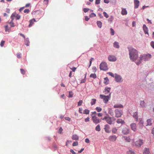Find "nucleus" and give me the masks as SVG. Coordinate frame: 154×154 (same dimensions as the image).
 I'll list each match as a JSON object with an SVG mask.
<instances>
[{"instance_id":"nucleus-15","label":"nucleus","mask_w":154,"mask_h":154,"mask_svg":"<svg viewBox=\"0 0 154 154\" xmlns=\"http://www.w3.org/2000/svg\"><path fill=\"white\" fill-rule=\"evenodd\" d=\"M110 128L109 125H106L104 126V130L105 131L108 133H109L111 132V131L109 130Z\"/></svg>"},{"instance_id":"nucleus-49","label":"nucleus","mask_w":154,"mask_h":154,"mask_svg":"<svg viewBox=\"0 0 154 154\" xmlns=\"http://www.w3.org/2000/svg\"><path fill=\"white\" fill-rule=\"evenodd\" d=\"M113 19V17L112 16H111L108 19V21H110V23L112 22Z\"/></svg>"},{"instance_id":"nucleus-19","label":"nucleus","mask_w":154,"mask_h":154,"mask_svg":"<svg viewBox=\"0 0 154 154\" xmlns=\"http://www.w3.org/2000/svg\"><path fill=\"white\" fill-rule=\"evenodd\" d=\"M143 29L145 33V34H147L148 35V28L146 27V26L145 24L143 25Z\"/></svg>"},{"instance_id":"nucleus-5","label":"nucleus","mask_w":154,"mask_h":154,"mask_svg":"<svg viewBox=\"0 0 154 154\" xmlns=\"http://www.w3.org/2000/svg\"><path fill=\"white\" fill-rule=\"evenodd\" d=\"M102 119L103 120H105L106 122L110 125H111L112 124V122L116 120V119L114 117H111L109 116H105Z\"/></svg>"},{"instance_id":"nucleus-43","label":"nucleus","mask_w":154,"mask_h":154,"mask_svg":"<svg viewBox=\"0 0 154 154\" xmlns=\"http://www.w3.org/2000/svg\"><path fill=\"white\" fill-rule=\"evenodd\" d=\"M108 113L111 116H112L113 115V112L110 109L109 110Z\"/></svg>"},{"instance_id":"nucleus-14","label":"nucleus","mask_w":154,"mask_h":154,"mask_svg":"<svg viewBox=\"0 0 154 154\" xmlns=\"http://www.w3.org/2000/svg\"><path fill=\"white\" fill-rule=\"evenodd\" d=\"M131 128L133 131L135 132L137 130V125L135 123H132L130 125Z\"/></svg>"},{"instance_id":"nucleus-12","label":"nucleus","mask_w":154,"mask_h":154,"mask_svg":"<svg viewBox=\"0 0 154 154\" xmlns=\"http://www.w3.org/2000/svg\"><path fill=\"white\" fill-rule=\"evenodd\" d=\"M117 137L115 135H111L109 136L108 139L111 142H115L116 140Z\"/></svg>"},{"instance_id":"nucleus-24","label":"nucleus","mask_w":154,"mask_h":154,"mask_svg":"<svg viewBox=\"0 0 154 154\" xmlns=\"http://www.w3.org/2000/svg\"><path fill=\"white\" fill-rule=\"evenodd\" d=\"M149 149L145 148L143 153V154H149Z\"/></svg>"},{"instance_id":"nucleus-38","label":"nucleus","mask_w":154,"mask_h":154,"mask_svg":"<svg viewBox=\"0 0 154 154\" xmlns=\"http://www.w3.org/2000/svg\"><path fill=\"white\" fill-rule=\"evenodd\" d=\"M96 109L98 112H101L102 110V108L99 107H97L96 108Z\"/></svg>"},{"instance_id":"nucleus-17","label":"nucleus","mask_w":154,"mask_h":154,"mask_svg":"<svg viewBox=\"0 0 154 154\" xmlns=\"http://www.w3.org/2000/svg\"><path fill=\"white\" fill-rule=\"evenodd\" d=\"M116 122L118 124H121L122 125L125 124V123L124 120H123L120 119H117Z\"/></svg>"},{"instance_id":"nucleus-31","label":"nucleus","mask_w":154,"mask_h":154,"mask_svg":"<svg viewBox=\"0 0 154 154\" xmlns=\"http://www.w3.org/2000/svg\"><path fill=\"white\" fill-rule=\"evenodd\" d=\"M29 41L28 38H26L25 39V45L28 46L29 45Z\"/></svg>"},{"instance_id":"nucleus-6","label":"nucleus","mask_w":154,"mask_h":154,"mask_svg":"<svg viewBox=\"0 0 154 154\" xmlns=\"http://www.w3.org/2000/svg\"><path fill=\"white\" fill-rule=\"evenodd\" d=\"M100 68L101 70H107L108 68L106 63L105 62H102L100 65Z\"/></svg>"},{"instance_id":"nucleus-33","label":"nucleus","mask_w":154,"mask_h":154,"mask_svg":"<svg viewBox=\"0 0 154 154\" xmlns=\"http://www.w3.org/2000/svg\"><path fill=\"white\" fill-rule=\"evenodd\" d=\"M90 77L94 79H95L97 78V75L95 73H92L90 75Z\"/></svg>"},{"instance_id":"nucleus-27","label":"nucleus","mask_w":154,"mask_h":154,"mask_svg":"<svg viewBox=\"0 0 154 154\" xmlns=\"http://www.w3.org/2000/svg\"><path fill=\"white\" fill-rule=\"evenodd\" d=\"M104 83L106 85H107L109 83V80L107 77H106L104 78Z\"/></svg>"},{"instance_id":"nucleus-4","label":"nucleus","mask_w":154,"mask_h":154,"mask_svg":"<svg viewBox=\"0 0 154 154\" xmlns=\"http://www.w3.org/2000/svg\"><path fill=\"white\" fill-rule=\"evenodd\" d=\"M133 145L137 148H139L143 144V141L142 139H138L136 141L133 140Z\"/></svg>"},{"instance_id":"nucleus-13","label":"nucleus","mask_w":154,"mask_h":154,"mask_svg":"<svg viewBox=\"0 0 154 154\" xmlns=\"http://www.w3.org/2000/svg\"><path fill=\"white\" fill-rule=\"evenodd\" d=\"M130 132V129L128 128L125 127L122 129V132L124 134H128Z\"/></svg>"},{"instance_id":"nucleus-10","label":"nucleus","mask_w":154,"mask_h":154,"mask_svg":"<svg viewBox=\"0 0 154 154\" xmlns=\"http://www.w3.org/2000/svg\"><path fill=\"white\" fill-rule=\"evenodd\" d=\"M115 81L118 82H122V79L121 76L117 75V74H115Z\"/></svg>"},{"instance_id":"nucleus-16","label":"nucleus","mask_w":154,"mask_h":154,"mask_svg":"<svg viewBox=\"0 0 154 154\" xmlns=\"http://www.w3.org/2000/svg\"><path fill=\"white\" fill-rule=\"evenodd\" d=\"M134 8H138L139 4L140 2L138 0H134Z\"/></svg>"},{"instance_id":"nucleus-53","label":"nucleus","mask_w":154,"mask_h":154,"mask_svg":"<svg viewBox=\"0 0 154 154\" xmlns=\"http://www.w3.org/2000/svg\"><path fill=\"white\" fill-rule=\"evenodd\" d=\"M89 10V9L88 8H84L83 9L85 13H86V12H88Z\"/></svg>"},{"instance_id":"nucleus-54","label":"nucleus","mask_w":154,"mask_h":154,"mask_svg":"<svg viewBox=\"0 0 154 154\" xmlns=\"http://www.w3.org/2000/svg\"><path fill=\"white\" fill-rule=\"evenodd\" d=\"M100 0H95V4L96 5H98L100 3Z\"/></svg>"},{"instance_id":"nucleus-61","label":"nucleus","mask_w":154,"mask_h":154,"mask_svg":"<svg viewBox=\"0 0 154 154\" xmlns=\"http://www.w3.org/2000/svg\"><path fill=\"white\" fill-rule=\"evenodd\" d=\"M65 119L66 120H67L69 121H71V119L69 117H66L65 118Z\"/></svg>"},{"instance_id":"nucleus-3","label":"nucleus","mask_w":154,"mask_h":154,"mask_svg":"<svg viewBox=\"0 0 154 154\" xmlns=\"http://www.w3.org/2000/svg\"><path fill=\"white\" fill-rule=\"evenodd\" d=\"M151 57V56L149 54L141 55L139 58L140 59H139V62H136V63L137 65H139L141 63L143 60L145 61L147 60L150 59Z\"/></svg>"},{"instance_id":"nucleus-40","label":"nucleus","mask_w":154,"mask_h":154,"mask_svg":"<svg viewBox=\"0 0 154 154\" xmlns=\"http://www.w3.org/2000/svg\"><path fill=\"white\" fill-rule=\"evenodd\" d=\"M111 90V88H105V92H106V93H109V91H110Z\"/></svg>"},{"instance_id":"nucleus-42","label":"nucleus","mask_w":154,"mask_h":154,"mask_svg":"<svg viewBox=\"0 0 154 154\" xmlns=\"http://www.w3.org/2000/svg\"><path fill=\"white\" fill-rule=\"evenodd\" d=\"M10 24L11 27H14V23L13 22V20H11V21L10 22Z\"/></svg>"},{"instance_id":"nucleus-46","label":"nucleus","mask_w":154,"mask_h":154,"mask_svg":"<svg viewBox=\"0 0 154 154\" xmlns=\"http://www.w3.org/2000/svg\"><path fill=\"white\" fill-rule=\"evenodd\" d=\"M110 30L111 31V35H113L114 34V30L113 29H112V28H110Z\"/></svg>"},{"instance_id":"nucleus-7","label":"nucleus","mask_w":154,"mask_h":154,"mask_svg":"<svg viewBox=\"0 0 154 154\" xmlns=\"http://www.w3.org/2000/svg\"><path fill=\"white\" fill-rule=\"evenodd\" d=\"M139 122L138 124V127L139 130L141 131L144 128L143 122L142 119H140Z\"/></svg>"},{"instance_id":"nucleus-52","label":"nucleus","mask_w":154,"mask_h":154,"mask_svg":"<svg viewBox=\"0 0 154 154\" xmlns=\"http://www.w3.org/2000/svg\"><path fill=\"white\" fill-rule=\"evenodd\" d=\"M92 70L93 72H95L97 70V69L95 66H94L92 68Z\"/></svg>"},{"instance_id":"nucleus-55","label":"nucleus","mask_w":154,"mask_h":154,"mask_svg":"<svg viewBox=\"0 0 154 154\" xmlns=\"http://www.w3.org/2000/svg\"><path fill=\"white\" fill-rule=\"evenodd\" d=\"M108 74L110 76H111L112 77H114V74L112 73V72H109Z\"/></svg>"},{"instance_id":"nucleus-58","label":"nucleus","mask_w":154,"mask_h":154,"mask_svg":"<svg viewBox=\"0 0 154 154\" xmlns=\"http://www.w3.org/2000/svg\"><path fill=\"white\" fill-rule=\"evenodd\" d=\"M48 0H44V3L46 4L47 5L48 4Z\"/></svg>"},{"instance_id":"nucleus-25","label":"nucleus","mask_w":154,"mask_h":154,"mask_svg":"<svg viewBox=\"0 0 154 154\" xmlns=\"http://www.w3.org/2000/svg\"><path fill=\"white\" fill-rule=\"evenodd\" d=\"M133 117L135 119H136V121H137L138 120V116H137V113L136 112H135L134 113Z\"/></svg>"},{"instance_id":"nucleus-9","label":"nucleus","mask_w":154,"mask_h":154,"mask_svg":"<svg viewBox=\"0 0 154 154\" xmlns=\"http://www.w3.org/2000/svg\"><path fill=\"white\" fill-rule=\"evenodd\" d=\"M100 97L101 98L103 99V101L105 103H106L109 101V96H105L103 95H100Z\"/></svg>"},{"instance_id":"nucleus-41","label":"nucleus","mask_w":154,"mask_h":154,"mask_svg":"<svg viewBox=\"0 0 154 154\" xmlns=\"http://www.w3.org/2000/svg\"><path fill=\"white\" fill-rule=\"evenodd\" d=\"M96 16V14L93 13H91L90 15H89V17H94Z\"/></svg>"},{"instance_id":"nucleus-34","label":"nucleus","mask_w":154,"mask_h":154,"mask_svg":"<svg viewBox=\"0 0 154 154\" xmlns=\"http://www.w3.org/2000/svg\"><path fill=\"white\" fill-rule=\"evenodd\" d=\"M96 101V99H93L91 101V105H93L95 104Z\"/></svg>"},{"instance_id":"nucleus-23","label":"nucleus","mask_w":154,"mask_h":154,"mask_svg":"<svg viewBox=\"0 0 154 154\" xmlns=\"http://www.w3.org/2000/svg\"><path fill=\"white\" fill-rule=\"evenodd\" d=\"M146 122H147V124L146 125V126H148V125L150 126L152 125V123L151 119H148L147 120Z\"/></svg>"},{"instance_id":"nucleus-63","label":"nucleus","mask_w":154,"mask_h":154,"mask_svg":"<svg viewBox=\"0 0 154 154\" xmlns=\"http://www.w3.org/2000/svg\"><path fill=\"white\" fill-rule=\"evenodd\" d=\"M97 115L98 117H101L103 116V114L102 113H97Z\"/></svg>"},{"instance_id":"nucleus-47","label":"nucleus","mask_w":154,"mask_h":154,"mask_svg":"<svg viewBox=\"0 0 154 154\" xmlns=\"http://www.w3.org/2000/svg\"><path fill=\"white\" fill-rule=\"evenodd\" d=\"M82 103L83 101L82 100H80L79 101L78 103V106H81Z\"/></svg>"},{"instance_id":"nucleus-39","label":"nucleus","mask_w":154,"mask_h":154,"mask_svg":"<svg viewBox=\"0 0 154 154\" xmlns=\"http://www.w3.org/2000/svg\"><path fill=\"white\" fill-rule=\"evenodd\" d=\"M90 111L88 109H85L84 111V113L86 114H88L89 113Z\"/></svg>"},{"instance_id":"nucleus-26","label":"nucleus","mask_w":154,"mask_h":154,"mask_svg":"<svg viewBox=\"0 0 154 154\" xmlns=\"http://www.w3.org/2000/svg\"><path fill=\"white\" fill-rule=\"evenodd\" d=\"M79 137L77 135H73L72 137V139L73 140H76L79 139Z\"/></svg>"},{"instance_id":"nucleus-64","label":"nucleus","mask_w":154,"mask_h":154,"mask_svg":"<svg viewBox=\"0 0 154 154\" xmlns=\"http://www.w3.org/2000/svg\"><path fill=\"white\" fill-rule=\"evenodd\" d=\"M151 46L154 48V42H152L151 43Z\"/></svg>"},{"instance_id":"nucleus-51","label":"nucleus","mask_w":154,"mask_h":154,"mask_svg":"<svg viewBox=\"0 0 154 154\" xmlns=\"http://www.w3.org/2000/svg\"><path fill=\"white\" fill-rule=\"evenodd\" d=\"M78 143L77 142H75L73 143L72 144L73 146H75L78 145Z\"/></svg>"},{"instance_id":"nucleus-37","label":"nucleus","mask_w":154,"mask_h":154,"mask_svg":"<svg viewBox=\"0 0 154 154\" xmlns=\"http://www.w3.org/2000/svg\"><path fill=\"white\" fill-rule=\"evenodd\" d=\"M73 93L72 91H71L69 92V94L68 96L69 97H72L73 96Z\"/></svg>"},{"instance_id":"nucleus-59","label":"nucleus","mask_w":154,"mask_h":154,"mask_svg":"<svg viewBox=\"0 0 154 154\" xmlns=\"http://www.w3.org/2000/svg\"><path fill=\"white\" fill-rule=\"evenodd\" d=\"M8 26L7 25V26H5V31H9V29H8Z\"/></svg>"},{"instance_id":"nucleus-28","label":"nucleus","mask_w":154,"mask_h":154,"mask_svg":"<svg viewBox=\"0 0 154 154\" xmlns=\"http://www.w3.org/2000/svg\"><path fill=\"white\" fill-rule=\"evenodd\" d=\"M140 104L142 107H144L146 106V103L144 101H141Z\"/></svg>"},{"instance_id":"nucleus-1","label":"nucleus","mask_w":154,"mask_h":154,"mask_svg":"<svg viewBox=\"0 0 154 154\" xmlns=\"http://www.w3.org/2000/svg\"><path fill=\"white\" fill-rule=\"evenodd\" d=\"M128 50L131 60L133 61L136 60L138 57V51L136 49L133 48H128Z\"/></svg>"},{"instance_id":"nucleus-35","label":"nucleus","mask_w":154,"mask_h":154,"mask_svg":"<svg viewBox=\"0 0 154 154\" xmlns=\"http://www.w3.org/2000/svg\"><path fill=\"white\" fill-rule=\"evenodd\" d=\"M117 130L116 128H113L112 129V132L113 133L116 134V133Z\"/></svg>"},{"instance_id":"nucleus-44","label":"nucleus","mask_w":154,"mask_h":154,"mask_svg":"<svg viewBox=\"0 0 154 154\" xmlns=\"http://www.w3.org/2000/svg\"><path fill=\"white\" fill-rule=\"evenodd\" d=\"M103 14L104 16L106 18H107L109 17V15L106 13L105 12H103Z\"/></svg>"},{"instance_id":"nucleus-21","label":"nucleus","mask_w":154,"mask_h":154,"mask_svg":"<svg viewBox=\"0 0 154 154\" xmlns=\"http://www.w3.org/2000/svg\"><path fill=\"white\" fill-rule=\"evenodd\" d=\"M122 11H121V14L123 15H126L127 14V11L125 8H122Z\"/></svg>"},{"instance_id":"nucleus-56","label":"nucleus","mask_w":154,"mask_h":154,"mask_svg":"<svg viewBox=\"0 0 154 154\" xmlns=\"http://www.w3.org/2000/svg\"><path fill=\"white\" fill-rule=\"evenodd\" d=\"M17 57L19 58H21V54L18 53L17 54Z\"/></svg>"},{"instance_id":"nucleus-30","label":"nucleus","mask_w":154,"mask_h":154,"mask_svg":"<svg viewBox=\"0 0 154 154\" xmlns=\"http://www.w3.org/2000/svg\"><path fill=\"white\" fill-rule=\"evenodd\" d=\"M113 46L114 47L117 48H119V43L117 42H115L114 43Z\"/></svg>"},{"instance_id":"nucleus-60","label":"nucleus","mask_w":154,"mask_h":154,"mask_svg":"<svg viewBox=\"0 0 154 154\" xmlns=\"http://www.w3.org/2000/svg\"><path fill=\"white\" fill-rule=\"evenodd\" d=\"M89 121H90V118L88 117L87 118H86L85 119V121L86 122H89Z\"/></svg>"},{"instance_id":"nucleus-11","label":"nucleus","mask_w":154,"mask_h":154,"mask_svg":"<svg viewBox=\"0 0 154 154\" xmlns=\"http://www.w3.org/2000/svg\"><path fill=\"white\" fill-rule=\"evenodd\" d=\"M108 60L112 62L115 61L116 60V57L114 55H110L108 57Z\"/></svg>"},{"instance_id":"nucleus-62","label":"nucleus","mask_w":154,"mask_h":154,"mask_svg":"<svg viewBox=\"0 0 154 154\" xmlns=\"http://www.w3.org/2000/svg\"><path fill=\"white\" fill-rule=\"evenodd\" d=\"M70 69H72V71L75 72L76 69V68L75 67H73L72 68H70Z\"/></svg>"},{"instance_id":"nucleus-36","label":"nucleus","mask_w":154,"mask_h":154,"mask_svg":"<svg viewBox=\"0 0 154 154\" xmlns=\"http://www.w3.org/2000/svg\"><path fill=\"white\" fill-rule=\"evenodd\" d=\"M128 154H136L135 152L132 150H130L127 152Z\"/></svg>"},{"instance_id":"nucleus-20","label":"nucleus","mask_w":154,"mask_h":154,"mask_svg":"<svg viewBox=\"0 0 154 154\" xmlns=\"http://www.w3.org/2000/svg\"><path fill=\"white\" fill-rule=\"evenodd\" d=\"M35 20L34 18H33L32 19L30 20L29 21V27H31L33 24H34V23L35 22Z\"/></svg>"},{"instance_id":"nucleus-18","label":"nucleus","mask_w":154,"mask_h":154,"mask_svg":"<svg viewBox=\"0 0 154 154\" xmlns=\"http://www.w3.org/2000/svg\"><path fill=\"white\" fill-rule=\"evenodd\" d=\"M123 139L125 142H130L131 140L129 137L124 136L123 137Z\"/></svg>"},{"instance_id":"nucleus-50","label":"nucleus","mask_w":154,"mask_h":154,"mask_svg":"<svg viewBox=\"0 0 154 154\" xmlns=\"http://www.w3.org/2000/svg\"><path fill=\"white\" fill-rule=\"evenodd\" d=\"M16 17L15 14H12L11 16V20H13L14 19V17Z\"/></svg>"},{"instance_id":"nucleus-57","label":"nucleus","mask_w":154,"mask_h":154,"mask_svg":"<svg viewBox=\"0 0 154 154\" xmlns=\"http://www.w3.org/2000/svg\"><path fill=\"white\" fill-rule=\"evenodd\" d=\"M29 12V10L28 9H26L24 11V13H28Z\"/></svg>"},{"instance_id":"nucleus-45","label":"nucleus","mask_w":154,"mask_h":154,"mask_svg":"<svg viewBox=\"0 0 154 154\" xmlns=\"http://www.w3.org/2000/svg\"><path fill=\"white\" fill-rule=\"evenodd\" d=\"M5 43V41H4V40H2L1 42V43H0V46L1 47H3Z\"/></svg>"},{"instance_id":"nucleus-22","label":"nucleus","mask_w":154,"mask_h":154,"mask_svg":"<svg viewBox=\"0 0 154 154\" xmlns=\"http://www.w3.org/2000/svg\"><path fill=\"white\" fill-rule=\"evenodd\" d=\"M113 107L114 108H123V106L120 104H118L114 105Z\"/></svg>"},{"instance_id":"nucleus-2","label":"nucleus","mask_w":154,"mask_h":154,"mask_svg":"<svg viewBox=\"0 0 154 154\" xmlns=\"http://www.w3.org/2000/svg\"><path fill=\"white\" fill-rule=\"evenodd\" d=\"M97 114V113L96 111L91 112V119L93 122L95 124H98L101 122V120L96 116Z\"/></svg>"},{"instance_id":"nucleus-32","label":"nucleus","mask_w":154,"mask_h":154,"mask_svg":"<svg viewBox=\"0 0 154 154\" xmlns=\"http://www.w3.org/2000/svg\"><path fill=\"white\" fill-rule=\"evenodd\" d=\"M95 130L96 131H100V126L99 125H97L96 127Z\"/></svg>"},{"instance_id":"nucleus-8","label":"nucleus","mask_w":154,"mask_h":154,"mask_svg":"<svg viewBox=\"0 0 154 154\" xmlns=\"http://www.w3.org/2000/svg\"><path fill=\"white\" fill-rule=\"evenodd\" d=\"M115 116L117 118L121 117L122 114L123 112L121 110H119V109H116L115 110Z\"/></svg>"},{"instance_id":"nucleus-29","label":"nucleus","mask_w":154,"mask_h":154,"mask_svg":"<svg viewBox=\"0 0 154 154\" xmlns=\"http://www.w3.org/2000/svg\"><path fill=\"white\" fill-rule=\"evenodd\" d=\"M97 23L98 27L100 28H101L102 26V22L100 21H97Z\"/></svg>"},{"instance_id":"nucleus-48","label":"nucleus","mask_w":154,"mask_h":154,"mask_svg":"<svg viewBox=\"0 0 154 154\" xmlns=\"http://www.w3.org/2000/svg\"><path fill=\"white\" fill-rule=\"evenodd\" d=\"M20 72L21 73L23 74L24 75L25 74V70L23 69H20Z\"/></svg>"}]
</instances>
